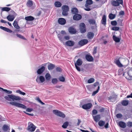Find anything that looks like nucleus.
Segmentation results:
<instances>
[{
  "label": "nucleus",
  "mask_w": 132,
  "mask_h": 132,
  "mask_svg": "<svg viewBox=\"0 0 132 132\" xmlns=\"http://www.w3.org/2000/svg\"><path fill=\"white\" fill-rule=\"evenodd\" d=\"M9 103L11 105L17 107L21 108L24 109L26 108V106L23 104L16 102H10Z\"/></svg>",
  "instance_id": "1"
},
{
  "label": "nucleus",
  "mask_w": 132,
  "mask_h": 132,
  "mask_svg": "<svg viewBox=\"0 0 132 132\" xmlns=\"http://www.w3.org/2000/svg\"><path fill=\"white\" fill-rule=\"evenodd\" d=\"M53 112L54 114L57 116L63 118H64L65 117V115L64 113L58 110H54Z\"/></svg>",
  "instance_id": "2"
},
{
  "label": "nucleus",
  "mask_w": 132,
  "mask_h": 132,
  "mask_svg": "<svg viewBox=\"0 0 132 132\" xmlns=\"http://www.w3.org/2000/svg\"><path fill=\"white\" fill-rule=\"evenodd\" d=\"M28 126V130L30 132L34 131L36 128L35 126L32 123L29 122Z\"/></svg>",
  "instance_id": "3"
},
{
  "label": "nucleus",
  "mask_w": 132,
  "mask_h": 132,
  "mask_svg": "<svg viewBox=\"0 0 132 132\" xmlns=\"http://www.w3.org/2000/svg\"><path fill=\"white\" fill-rule=\"evenodd\" d=\"M80 30V32L82 33H84L86 31V28L85 24L84 23H80L79 25Z\"/></svg>",
  "instance_id": "4"
},
{
  "label": "nucleus",
  "mask_w": 132,
  "mask_h": 132,
  "mask_svg": "<svg viewBox=\"0 0 132 132\" xmlns=\"http://www.w3.org/2000/svg\"><path fill=\"white\" fill-rule=\"evenodd\" d=\"M92 106V103H88L83 105L82 106V108L83 109L87 110L90 109Z\"/></svg>",
  "instance_id": "5"
},
{
  "label": "nucleus",
  "mask_w": 132,
  "mask_h": 132,
  "mask_svg": "<svg viewBox=\"0 0 132 132\" xmlns=\"http://www.w3.org/2000/svg\"><path fill=\"white\" fill-rule=\"evenodd\" d=\"M45 80V78L43 76H40L39 78L38 77H37L36 79V82L38 84L43 82Z\"/></svg>",
  "instance_id": "6"
},
{
  "label": "nucleus",
  "mask_w": 132,
  "mask_h": 132,
  "mask_svg": "<svg viewBox=\"0 0 132 132\" xmlns=\"http://www.w3.org/2000/svg\"><path fill=\"white\" fill-rule=\"evenodd\" d=\"M88 42V40L86 39H82L78 42V44L81 46L86 44Z\"/></svg>",
  "instance_id": "7"
},
{
  "label": "nucleus",
  "mask_w": 132,
  "mask_h": 132,
  "mask_svg": "<svg viewBox=\"0 0 132 132\" xmlns=\"http://www.w3.org/2000/svg\"><path fill=\"white\" fill-rule=\"evenodd\" d=\"M9 96L10 98V99H12L13 101L14 100H21L20 97L18 96H15L12 94Z\"/></svg>",
  "instance_id": "8"
},
{
  "label": "nucleus",
  "mask_w": 132,
  "mask_h": 132,
  "mask_svg": "<svg viewBox=\"0 0 132 132\" xmlns=\"http://www.w3.org/2000/svg\"><path fill=\"white\" fill-rule=\"evenodd\" d=\"M82 18V16L80 14H75L73 16V19L76 20H80Z\"/></svg>",
  "instance_id": "9"
},
{
  "label": "nucleus",
  "mask_w": 132,
  "mask_h": 132,
  "mask_svg": "<svg viewBox=\"0 0 132 132\" xmlns=\"http://www.w3.org/2000/svg\"><path fill=\"white\" fill-rule=\"evenodd\" d=\"M58 22L60 24L64 25L65 24L66 21L64 19L60 18L58 19Z\"/></svg>",
  "instance_id": "10"
},
{
  "label": "nucleus",
  "mask_w": 132,
  "mask_h": 132,
  "mask_svg": "<svg viewBox=\"0 0 132 132\" xmlns=\"http://www.w3.org/2000/svg\"><path fill=\"white\" fill-rule=\"evenodd\" d=\"M69 32L70 33L72 34H75L76 32V31L73 27H70L68 29Z\"/></svg>",
  "instance_id": "11"
},
{
  "label": "nucleus",
  "mask_w": 132,
  "mask_h": 132,
  "mask_svg": "<svg viewBox=\"0 0 132 132\" xmlns=\"http://www.w3.org/2000/svg\"><path fill=\"white\" fill-rule=\"evenodd\" d=\"M45 67L44 66H42L40 68L38 69L37 71V73L38 74H41L45 70Z\"/></svg>",
  "instance_id": "12"
},
{
  "label": "nucleus",
  "mask_w": 132,
  "mask_h": 132,
  "mask_svg": "<svg viewBox=\"0 0 132 132\" xmlns=\"http://www.w3.org/2000/svg\"><path fill=\"white\" fill-rule=\"evenodd\" d=\"M85 58L89 62H92L93 61V57L89 55H86L85 56Z\"/></svg>",
  "instance_id": "13"
},
{
  "label": "nucleus",
  "mask_w": 132,
  "mask_h": 132,
  "mask_svg": "<svg viewBox=\"0 0 132 132\" xmlns=\"http://www.w3.org/2000/svg\"><path fill=\"white\" fill-rule=\"evenodd\" d=\"M75 44L74 42L71 40H68L66 42L65 44L69 46H73Z\"/></svg>",
  "instance_id": "14"
},
{
  "label": "nucleus",
  "mask_w": 132,
  "mask_h": 132,
  "mask_svg": "<svg viewBox=\"0 0 132 132\" xmlns=\"http://www.w3.org/2000/svg\"><path fill=\"white\" fill-rule=\"evenodd\" d=\"M92 116L94 120L96 122H98L100 119V115H97L95 116L93 115Z\"/></svg>",
  "instance_id": "15"
},
{
  "label": "nucleus",
  "mask_w": 132,
  "mask_h": 132,
  "mask_svg": "<svg viewBox=\"0 0 132 132\" xmlns=\"http://www.w3.org/2000/svg\"><path fill=\"white\" fill-rule=\"evenodd\" d=\"M82 59H78L76 61V62L75 63V64L76 65L78 66H81L82 63Z\"/></svg>",
  "instance_id": "16"
},
{
  "label": "nucleus",
  "mask_w": 132,
  "mask_h": 132,
  "mask_svg": "<svg viewBox=\"0 0 132 132\" xmlns=\"http://www.w3.org/2000/svg\"><path fill=\"white\" fill-rule=\"evenodd\" d=\"M106 17L105 15H103V16L102 19L101 20L102 23L104 25H105L106 22Z\"/></svg>",
  "instance_id": "17"
},
{
  "label": "nucleus",
  "mask_w": 132,
  "mask_h": 132,
  "mask_svg": "<svg viewBox=\"0 0 132 132\" xmlns=\"http://www.w3.org/2000/svg\"><path fill=\"white\" fill-rule=\"evenodd\" d=\"M94 35L93 32H89L87 34V37L89 39H91L93 38Z\"/></svg>",
  "instance_id": "18"
},
{
  "label": "nucleus",
  "mask_w": 132,
  "mask_h": 132,
  "mask_svg": "<svg viewBox=\"0 0 132 132\" xmlns=\"http://www.w3.org/2000/svg\"><path fill=\"white\" fill-rule=\"evenodd\" d=\"M119 126L121 128H125L126 127V125L125 123L123 122L120 121L119 122Z\"/></svg>",
  "instance_id": "19"
},
{
  "label": "nucleus",
  "mask_w": 132,
  "mask_h": 132,
  "mask_svg": "<svg viewBox=\"0 0 132 132\" xmlns=\"http://www.w3.org/2000/svg\"><path fill=\"white\" fill-rule=\"evenodd\" d=\"M55 67V65L51 63H50V64L47 66L48 69L49 70H52Z\"/></svg>",
  "instance_id": "20"
},
{
  "label": "nucleus",
  "mask_w": 132,
  "mask_h": 132,
  "mask_svg": "<svg viewBox=\"0 0 132 132\" xmlns=\"http://www.w3.org/2000/svg\"><path fill=\"white\" fill-rule=\"evenodd\" d=\"M71 13L73 14H76L78 13V11L76 7H73L71 10Z\"/></svg>",
  "instance_id": "21"
},
{
  "label": "nucleus",
  "mask_w": 132,
  "mask_h": 132,
  "mask_svg": "<svg viewBox=\"0 0 132 132\" xmlns=\"http://www.w3.org/2000/svg\"><path fill=\"white\" fill-rule=\"evenodd\" d=\"M14 18V16L13 15H9L7 17V20L10 21H12Z\"/></svg>",
  "instance_id": "22"
},
{
  "label": "nucleus",
  "mask_w": 132,
  "mask_h": 132,
  "mask_svg": "<svg viewBox=\"0 0 132 132\" xmlns=\"http://www.w3.org/2000/svg\"><path fill=\"white\" fill-rule=\"evenodd\" d=\"M2 129L5 131H6L10 129L9 127L6 125H4L3 126Z\"/></svg>",
  "instance_id": "23"
},
{
  "label": "nucleus",
  "mask_w": 132,
  "mask_h": 132,
  "mask_svg": "<svg viewBox=\"0 0 132 132\" xmlns=\"http://www.w3.org/2000/svg\"><path fill=\"white\" fill-rule=\"evenodd\" d=\"M13 25L14 27L16 29H19L20 28V27L18 26L16 21L15 20L14 21L13 23Z\"/></svg>",
  "instance_id": "24"
},
{
  "label": "nucleus",
  "mask_w": 132,
  "mask_h": 132,
  "mask_svg": "<svg viewBox=\"0 0 132 132\" xmlns=\"http://www.w3.org/2000/svg\"><path fill=\"white\" fill-rule=\"evenodd\" d=\"M34 18L31 16H29L26 17L25 19L26 20L28 21H32L34 19Z\"/></svg>",
  "instance_id": "25"
},
{
  "label": "nucleus",
  "mask_w": 132,
  "mask_h": 132,
  "mask_svg": "<svg viewBox=\"0 0 132 132\" xmlns=\"http://www.w3.org/2000/svg\"><path fill=\"white\" fill-rule=\"evenodd\" d=\"M54 4L55 6L57 7H60L62 6V4L59 1L55 2Z\"/></svg>",
  "instance_id": "26"
},
{
  "label": "nucleus",
  "mask_w": 132,
  "mask_h": 132,
  "mask_svg": "<svg viewBox=\"0 0 132 132\" xmlns=\"http://www.w3.org/2000/svg\"><path fill=\"white\" fill-rule=\"evenodd\" d=\"M90 5L86 3L85 6L86 8H84L85 10L87 11H90L91 10V9L90 8Z\"/></svg>",
  "instance_id": "27"
},
{
  "label": "nucleus",
  "mask_w": 132,
  "mask_h": 132,
  "mask_svg": "<svg viewBox=\"0 0 132 132\" xmlns=\"http://www.w3.org/2000/svg\"><path fill=\"white\" fill-rule=\"evenodd\" d=\"M121 104L124 106L127 105L129 104V101L128 100H123L121 101Z\"/></svg>",
  "instance_id": "28"
},
{
  "label": "nucleus",
  "mask_w": 132,
  "mask_h": 132,
  "mask_svg": "<svg viewBox=\"0 0 132 132\" xmlns=\"http://www.w3.org/2000/svg\"><path fill=\"white\" fill-rule=\"evenodd\" d=\"M62 10L66 11H69V8L68 6L67 5H63L62 7Z\"/></svg>",
  "instance_id": "29"
},
{
  "label": "nucleus",
  "mask_w": 132,
  "mask_h": 132,
  "mask_svg": "<svg viewBox=\"0 0 132 132\" xmlns=\"http://www.w3.org/2000/svg\"><path fill=\"white\" fill-rule=\"evenodd\" d=\"M123 0H116V6H119L120 4L122 5Z\"/></svg>",
  "instance_id": "30"
},
{
  "label": "nucleus",
  "mask_w": 132,
  "mask_h": 132,
  "mask_svg": "<svg viewBox=\"0 0 132 132\" xmlns=\"http://www.w3.org/2000/svg\"><path fill=\"white\" fill-rule=\"evenodd\" d=\"M116 64L118 67L120 68L123 67V65L121 63L119 60H116Z\"/></svg>",
  "instance_id": "31"
},
{
  "label": "nucleus",
  "mask_w": 132,
  "mask_h": 132,
  "mask_svg": "<svg viewBox=\"0 0 132 132\" xmlns=\"http://www.w3.org/2000/svg\"><path fill=\"white\" fill-rule=\"evenodd\" d=\"M88 22L90 24L93 25L95 24L96 23L95 20L92 19H89Z\"/></svg>",
  "instance_id": "32"
},
{
  "label": "nucleus",
  "mask_w": 132,
  "mask_h": 132,
  "mask_svg": "<svg viewBox=\"0 0 132 132\" xmlns=\"http://www.w3.org/2000/svg\"><path fill=\"white\" fill-rule=\"evenodd\" d=\"M116 16L115 14H113L112 13L110 14L109 16V18L111 20L113 19Z\"/></svg>",
  "instance_id": "33"
},
{
  "label": "nucleus",
  "mask_w": 132,
  "mask_h": 132,
  "mask_svg": "<svg viewBox=\"0 0 132 132\" xmlns=\"http://www.w3.org/2000/svg\"><path fill=\"white\" fill-rule=\"evenodd\" d=\"M0 89H2L3 91L5 92L6 93L8 94H11L12 93V92L11 91L8 90L7 89H4L0 87Z\"/></svg>",
  "instance_id": "34"
},
{
  "label": "nucleus",
  "mask_w": 132,
  "mask_h": 132,
  "mask_svg": "<svg viewBox=\"0 0 132 132\" xmlns=\"http://www.w3.org/2000/svg\"><path fill=\"white\" fill-rule=\"evenodd\" d=\"M68 122L67 121L64 122L62 126V127L64 128H66L68 125Z\"/></svg>",
  "instance_id": "35"
},
{
  "label": "nucleus",
  "mask_w": 132,
  "mask_h": 132,
  "mask_svg": "<svg viewBox=\"0 0 132 132\" xmlns=\"http://www.w3.org/2000/svg\"><path fill=\"white\" fill-rule=\"evenodd\" d=\"M33 5L32 2V1H28L27 3V5L29 7H31Z\"/></svg>",
  "instance_id": "36"
},
{
  "label": "nucleus",
  "mask_w": 132,
  "mask_h": 132,
  "mask_svg": "<svg viewBox=\"0 0 132 132\" xmlns=\"http://www.w3.org/2000/svg\"><path fill=\"white\" fill-rule=\"evenodd\" d=\"M105 124L104 121L102 120H100L98 122V124L100 127L103 126Z\"/></svg>",
  "instance_id": "37"
},
{
  "label": "nucleus",
  "mask_w": 132,
  "mask_h": 132,
  "mask_svg": "<svg viewBox=\"0 0 132 132\" xmlns=\"http://www.w3.org/2000/svg\"><path fill=\"white\" fill-rule=\"evenodd\" d=\"M45 77L46 79L47 80H50L51 78L50 74L49 73H48L46 74L45 75Z\"/></svg>",
  "instance_id": "38"
},
{
  "label": "nucleus",
  "mask_w": 132,
  "mask_h": 132,
  "mask_svg": "<svg viewBox=\"0 0 132 132\" xmlns=\"http://www.w3.org/2000/svg\"><path fill=\"white\" fill-rule=\"evenodd\" d=\"M16 35L19 38H20L23 39L25 40H26V39L21 34L17 33L16 34Z\"/></svg>",
  "instance_id": "39"
},
{
  "label": "nucleus",
  "mask_w": 132,
  "mask_h": 132,
  "mask_svg": "<svg viewBox=\"0 0 132 132\" xmlns=\"http://www.w3.org/2000/svg\"><path fill=\"white\" fill-rule=\"evenodd\" d=\"M11 10V9L8 7H4L2 8V10L3 11H6L7 12H8L10 11Z\"/></svg>",
  "instance_id": "40"
},
{
  "label": "nucleus",
  "mask_w": 132,
  "mask_h": 132,
  "mask_svg": "<svg viewBox=\"0 0 132 132\" xmlns=\"http://www.w3.org/2000/svg\"><path fill=\"white\" fill-rule=\"evenodd\" d=\"M94 79L93 78H91L89 79L88 81V82L89 84H90L94 82Z\"/></svg>",
  "instance_id": "41"
},
{
  "label": "nucleus",
  "mask_w": 132,
  "mask_h": 132,
  "mask_svg": "<svg viewBox=\"0 0 132 132\" xmlns=\"http://www.w3.org/2000/svg\"><path fill=\"white\" fill-rule=\"evenodd\" d=\"M16 93H19V94L24 95H25L26 93L24 92H23L20 90H18L16 91Z\"/></svg>",
  "instance_id": "42"
},
{
  "label": "nucleus",
  "mask_w": 132,
  "mask_h": 132,
  "mask_svg": "<svg viewBox=\"0 0 132 132\" xmlns=\"http://www.w3.org/2000/svg\"><path fill=\"white\" fill-rule=\"evenodd\" d=\"M93 3V2L92 0H87L86 1V3L88 4L91 5Z\"/></svg>",
  "instance_id": "43"
},
{
  "label": "nucleus",
  "mask_w": 132,
  "mask_h": 132,
  "mask_svg": "<svg viewBox=\"0 0 132 132\" xmlns=\"http://www.w3.org/2000/svg\"><path fill=\"white\" fill-rule=\"evenodd\" d=\"M4 30L10 33L12 32V31L10 29L5 27Z\"/></svg>",
  "instance_id": "44"
},
{
  "label": "nucleus",
  "mask_w": 132,
  "mask_h": 132,
  "mask_svg": "<svg viewBox=\"0 0 132 132\" xmlns=\"http://www.w3.org/2000/svg\"><path fill=\"white\" fill-rule=\"evenodd\" d=\"M4 30L10 33L12 32V31L10 29L5 27Z\"/></svg>",
  "instance_id": "45"
},
{
  "label": "nucleus",
  "mask_w": 132,
  "mask_h": 132,
  "mask_svg": "<svg viewBox=\"0 0 132 132\" xmlns=\"http://www.w3.org/2000/svg\"><path fill=\"white\" fill-rule=\"evenodd\" d=\"M57 82V80L56 78H53L52 81V83L54 84H56Z\"/></svg>",
  "instance_id": "46"
},
{
  "label": "nucleus",
  "mask_w": 132,
  "mask_h": 132,
  "mask_svg": "<svg viewBox=\"0 0 132 132\" xmlns=\"http://www.w3.org/2000/svg\"><path fill=\"white\" fill-rule=\"evenodd\" d=\"M59 79L60 81L62 82L64 81L65 80L64 78L62 76L60 77Z\"/></svg>",
  "instance_id": "47"
},
{
  "label": "nucleus",
  "mask_w": 132,
  "mask_h": 132,
  "mask_svg": "<svg viewBox=\"0 0 132 132\" xmlns=\"http://www.w3.org/2000/svg\"><path fill=\"white\" fill-rule=\"evenodd\" d=\"M68 11H66L62 10V14L64 16H66L68 15Z\"/></svg>",
  "instance_id": "48"
},
{
  "label": "nucleus",
  "mask_w": 132,
  "mask_h": 132,
  "mask_svg": "<svg viewBox=\"0 0 132 132\" xmlns=\"http://www.w3.org/2000/svg\"><path fill=\"white\" fill-rule=\"evenodd\" d=\"M100 89V86H98L97 89L95 91H94L92 93V95L93 96L95 95L96 93H97L98 92Z\"/></svg>",
  "instance_id": "49"
},
{
  "label": "nucleus",
  "mask_w": 132,
  "mask_h": 132,
  "mask_svg": "<svg viewBox=\"0 0 132 132\" xmlns=\"http://www.w3.org/2000/svg\"><path fill=\"white\" fill-rule=\"evenodd\" d=\"M124 12L123 11H121L119 13V15L121 17H122L124 14Z\"/></svg>",
  "instance_id": "50"
},
{
  "label": "nucleus",
  "mask_w": 132,
  "mask_h": 132,
  "mask_svg": "<svg viewBox=\"0 0 132 132\" xmlns=\"http://www.w3.org/2000/svg\"><path fill=\"white\" fill-rule=\"evenodd\" d=\"M115 99H114L113 97H112L110 96L109 97V100L110 102H113L114 101H115Z\"/></svg>",
  "instance_id": "51"
},
{
  "label": "nucleus",
  "mask_w": 132,
  "mask_h": 132,
  "mask_svg": "<svg viewBox=\"0 0 132 132\" xmlns=\"http://www.w3.org/2000/svg\"><path fill=\"white\" fill-rule=\"evenodd\" d=\"M97 113V111L95 109L93 110L92 112V116L96 114Z\"/></svg>",
  "instance_id": "52"
},
{
  "label": "nucleus",
  "mask_w": 132,
  "mask_h": 132,
  "mask_svg": "<svg viewBox=\"0 0 132 132\" xmlns=\"http://www.w3.org/2000/svg\"><path fill=\"white\" fill-rule=\"evenodd\" d=\"M122 117V115L120 113L116 115V117H117L118 118H121Z\"/></svg>",
  "instance_id": "53"
},
{
  "label": "nucleus",
  "mask_w": 132,
  "mask_h": 132,
  "mask_svg": "<svg viewBox=\"0 0 132 132\" xmlns=\"http://www.w3.org/2000/svg\"><path fill=\"white\" fill-rule=\"evenodd\" d=\"M37 100L42 105H44L45 104L42 101L40 100V99L38 98L37 99Z\"/></svg>",
  "instance_id": "54"
},
{
  "label": "nucleus",
  "mask_w": 132,
  "mask_h": 132,
  "mask_svg": "<svg viewBox=\"0 0 132 132\" xmlns=\"http://www.w3.org/2000/svg\"><path fill=\"white\" fill-rule=\"evenodd\" d=\"M97 47H94V50H93V54H96L97 53Z\"/></svg>",
  "instance_id": "55"
},
{
  "label": "nucleus",
  "mask_w": 132,
  "mask_h": 132,
  "mask_svg": "<svg viewBox=\"0 0 132 132\" xmlns=\"http://www.w3.org/2000/svg\"><path fill=\"white\" fill-rule=\"evenodd\" d=\"M127 126L129 127H132V122H128L127 123Z\"/></svg>",
  "instance_id": "56"
},
{
  "label": "nucleus",
  "mask_w": 132,
  "mask_h": 132,
  "mask_svg": "<svg viewBox=\"0 0 132 132\" xmlns=\"http://www.w3.org/2000/svg\"><path fill=\"white\" fill-rule=\"evenodd\" d=\"M56 71L59 72H60L62 71V69L60 67H57L56 68Z\"/></svg>",
  "instance_id": "57"
},
{
  "label": "nucleus",
  "mask_w": 132,
  "mask_h": 132,
  "mask_svg": "<svg viewBox=\"0 0 132 132\" xmlns=\"http://www.w3.org/2000/svg\"><path fill=\"white\" fill-rule=\"evenodd\" d=\"M115 32H113L112 35H113V38L116 43V36L115 35Z\"/></svg>",
  "instance_id": "58"
},
{
  "label": "nucleus",
  "mask_w": 132,
  "mask_h": 132,
  "mask_svg": "<svg viewBox=\"0 0 132 132\" xmlns=\"http://www.w3.org/2000/svg\"><path fill=\"white\" fill-rule=\"evenodd\" d=\"M75 67L77 70L79 71H81L79 67H78L77 65H76V64L75 65Z\"/></svg>",
  "instance_id": "59"
},
{
  "label": "nucleus",
  "mask_w": 132,
  "mask_h": 132,
  "mask_svg": "<svg viewBox=\"0 0 132 132\" xmlns=\"http://www.w3.org/2000/svg\"><path fill=\"white\" fill-rule=\"evenodd\" d=\"M121 38L116 37V43L119 42L120 41Z\"/></svg>",
  "instance_id": "60"
},
{
  "label": "nucleus",
  "mask_w": 132,
  "mask_h": 132,
  "mask_svg": "<svg viewBox=\"0 0 132 132\" xmlns=\"http://www.w3.org/2000/svg\"><path fill=\"white\" fill-rule=\"evenodd\" d=\"M32 110V109L31 108H27L26 109V111L27 112H30Z\"/></svg>",
  "instance_id": "61"
},
{
  "label": "nucleus",
  "mask_w": 132,
  "mask_h": 132,
  "mask_svg": "<svg viewBox=\"0 0 132 132\" xmlns=\"http://www.w3.org/2000/svg\"><path fill=\"white\" fill-rule=\"evenodd\" d=\"M58 37L59 38V39L61 41H62V36L61 35H58Z\"/></svg>",
  "instance_id": "62"
},
{
  "label": "nucleus",
  "mask_w": 132,
  "mask_h": 132,
  "mask_svg": "<svg viewBox=\"0 0 132 132\" xmlns=\"http://www.w3.org/2000/svg\"><path fill=\"white\" fill-rule=\"evenodd\" d=\"M10 95H8V96H5V97H4L7 100L10 101V97L9 96Z\"/></svg>",
  "instance_id": "63"
},
{
  "label": "nucleus",
  "mask_w": 132,
  "mask_h": 132,
  "mask_svg": "<svg viewBox=\"0 0 132 132\" xmlns=\"http://www.w3.org/2000/svg\"><path fill=\"white\" fill-rule=\"evenodd\" d=\"M111 24L113 26H116V20L112 21Z\"/></svg>",
  "instance_id": "64"
}]
</instances>
